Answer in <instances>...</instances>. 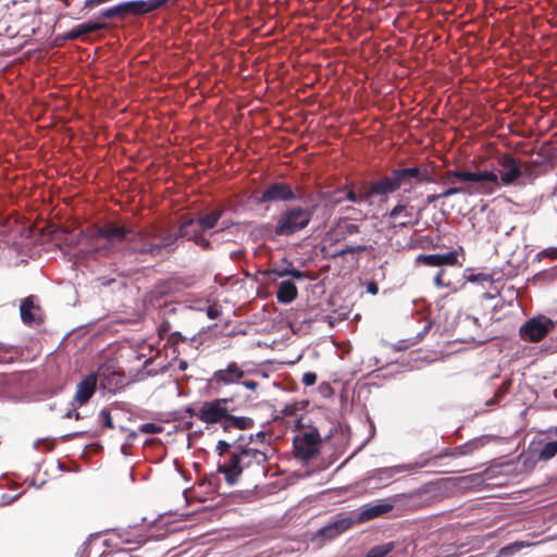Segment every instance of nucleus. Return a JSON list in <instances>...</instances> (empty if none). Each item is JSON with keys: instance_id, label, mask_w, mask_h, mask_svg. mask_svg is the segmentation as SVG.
Listing matches in <instances>:
<instances>
[{"instance_id": "nucleus-1", "label": "nucleus", "mask_w": 557, "mask_h": 557, "mask_svg": "<svg viewBox=\"0 0 557 557\" xmlns=\"http://www.w3.org/2000/svg\"><path fill=\"white\" fill-rule=\"evenodd\" d=\"M159 235V226L151 224L134 231L117 221H107L87 230L88 251L98 257H110L127 249L133 253L158 257V247L153 246Z\"/></svg>"}, {"instance_id": "nucleus-2", "label": "nucleus", "mask_w": 557, "mask_h": 557, "mask_svg": "<svg viewBox=\"0 0 557 557\" xmlns=\"http://www.w3.org/2000/svg\"><path fill=\"white\" fill-rule=\"evenodd\" d=\"M246 435L239 434L232 442L221 440L216 443L215 451L222 457L233 449L227 460L219 463L218 471L222 473L228 485L238 482L242 472L253 466L264 467L268 462V455L264 450L246 445Z\"/></svg>"}, {"instance_id": "nucleus-3", "label": "nucleus", "mask_w": 557, "mask_h": 557, "mask_svg": "<svg viewBox=\"0 0 557 557\" xmlns=\"http://www.w3.org/2000/svg\"><path fill=\"white\" fill-rule=\"evenodd\" d=\"M147 542L146 537L132 532L90 534L83 543L81 557H109L117 553H132Z\"/></svg>"}, {"instance_id": "nucleus-4", "label": "nucleus", "mask_w": 557, "mask_h": 557, "mask_svg": "<svg viewBox=\"0 0 557 557\" xmlns=\"http://www.w3.org/2000/svg\"><path fill=\"white\" fill-rule=\"evenodd\" d=\"M232 401V398H215L203 401L200 406L199 420L207 424L220 423L225 433H230L232 429L239 431L252 429L255 426L252 418L231 413L228 404Z\"/></svg>"}, {"instance_id": "nucleus-5", "label": "nucleus", "mask_w": 557, "mask_h": 557, "mask_svg": "<svg viewBox=\"0 0 557 557\" xmlns=\"http://www.w3.org/2000/svg\"><path fill=\"white\" fill-rule=\"evenodd\" d=\"M382 189L387 196L403 189L410 193L416 186L434 182L431 172L426 166H408L393 169L389 175L383 176Z\"/></svg>"}, {"instance_id": "nucleus-6", "label": "nucleus", "mask_w": 557, "mask_h": 557, "mask_svg": "<svg viewBox=\"0 0 557 557\" xmlns=\"http://www.w3.org/2000/svg\"><path fill=\"white\" fill-rule=\"evenodd\" d=\"M313 209L301 206H292L283 210L275 222L274 236H292L305 230L311 222Z\"/></svg>"}, {"instance_id": "nucleus-7", "label": "nucleus", "mask_w": 557, "mask_h": 557, "mask_svg": "<svg viewBox=\"0 0 557 557\" xmlns=\"http://www.w3.org/2000/svg\"><path fill=\"white\" fill-rule=\"evenodd\" d=\"M472 182L478 185L474 191L480 195H492L499 187V178L494 172H469L448 170L442 177V184H455V182Z\"/></svg>"}, {"instance_id": "nucleus-8", "label": "nucleus", "mask_w": 557, "mask_h": 557, "mask_svg": "<svg viewBox=\"0 0 557 557\" xmlns=\"http://www.w3.org/2000/svg\"><path fill=\"white\" fill-rule=\"evenodd\" d=\"M322 446V438L318 429L302 431L294 437V453L297 459L309 461L313 459Z\"/></svg>"}, {"instance_id": "nucleus-9", "label": "nucleus", "mask_w": 557, "mask_h": 557, "mask_svg": "<svg viewBox=\"0 0 557 557\" xmlns=\"http://www.w3.org/2000/svg\"><path fill=\"white\" fill-rule=\"evenodd\" d=\"M354 527L352 516L339 513L312 536L318 545L332 541Z\"/></svg>"}, {"instance_id": "nucleus-10", "label": "nucleus", "mask_w": 557, "mask_h": 557, "mask_svg": "<svg viewBox=\"0 0 557 557\" xmlns=\"http://www.w3.org/2000/svg\"><path fill=\"white\" fill-rule=\"evenodd\" d=\"M456 331L459 334V341L463 343L485 342L479 319L470 314L458 317L456 322Z\"/></svg>"}, {"instance_id": "nucleus-11", "label": "nucleus", "mask_w": 557, "mask_h": 557, "mask_svg": "<svg viewBox=\"0 0 557 557\" xmlns=\"http://www.w3.org/2000/svg\"><path fill=\"white\" fill-rule=\"evenodd\" d=\"M297 199L292 186L285 182L270 184L256 200L257 203L289 202Z\"/></svg>"}, {"instance_id": "nucleus-12", "label": "nucleus", "mask_w": 557, "mask_h": 557, "mask_svg": "<svg viewBox=\"0 0 557 557\" xmlns=\"http://www.w3.org/2000/svg\"><path fill=\"white\" fill-rule=\"evenodd\" d=\"M552 327L553 322L550 319L533 318L520 327L519 333L522 339L537 343L550 332Z\"/></svg>"}, {"instance_id": "nucleus-13", "label": "nucleus", "mask_w": 557, "mask_h": 557, "mask_svg": "<svg viewBox=\"0 0 557 557\" xmlns=\"http://www.w3.org/2000/svg\"><path fill=\"white\" fill-rule=\"evenodd\" d=\"M245 375V371L235 361H231L225 369L213 372L210 384L214 388H221L223 386L238 384Z\"/></svg>"}, {"instance_id": "nucleus-14", "label": "nucleus", "mask_w": 557, "mask_h": 557, "mask_svg": "<svg viewBox=\"0 0 557 557\" xmlns=\"http://www.w3.org/2000/svg\"><path fill=\"white\" fill-rule=\"evenodd\" d=\"M414 546L410 543L391 541L373 546L366 557H386L389 554L394 556L413 555Z\"/></svg>"}, {"instance_id": "nucleus-15", "label": "nucleus", "mask_w": 557, "mask_h": 557, "mask_svg": "<svg viewBox=\"0 0 557 557\" xmlns=\"http://www.w3.org/2000/svg\"><path fill=\"white\" fill-rule=\"evenodd\" d=\"M500 181L504 185L513 184L521 175L519 161L509 153H505L499 158Z\"/></svg>"}, {"instance_id": "nucleus-16", "label": "nucleus", "mask_w": 557, "mask_h": 557, "mask_svg": "<svg viewBox=\"0 0 557 557\" xmlns=\"http://www.w3.org/2000/svg\"><path fill=\"white\" fill-rule=\"evenodd\" d=\"M393 509L391 504H375L368 505L362 508L358 513H350L352 516V522L355 524H361L377 517H381Z\"/></svg>"}, {"instance_id": "nucleus-17", "label": "nucleus", "mask_w": 557, "mask_h": 557, "mask_svg": "<svg viewBox=\"0 0 557 557\" xmlns=\"http://www.w3.org/2000/svg\"><path fill=\"white\" fill-rule=\"evenodd\" d=\"M417 261L428 267L456 265L458 252L451 250L445 253L419 255Z\"/></svg>"}, {"instance_id": "nucleus-18", "label": "nucleus", "mask_w": 557, "mask_h": 557, "mask_svg": "<svg viewBox=\"0 0 557 557\" xmlns=\"http://www.w3.org/2000/svg\"><path fill=\"white\" fill-rule=\"evenodd\" d=\"M100 385L109 392H115L124 385V375L113 371L110 367L102 366L98 370Z\"/></svg>"}, {"instance_id": "nucleus-19", "label": "nucleus", "mask_w": 557, "mask_h": 557, "mask_svg": "<svg viewBox=\"0 0 557 557\" xmlns=\"http://www.w3.org/2000/svg\"><path fill=\"white\" fill-rule=\"evenodd\" d=\"M40 311V307L34 304V296H28L22 300L20 312L25 324H40L42 322Z\"/></svg>"}, {"instance_id": "nucleus-20", "label": "nucleus", "mask_w": 557, "mask_h": 557, "mask_svg": "<svg viewBox=\"0 0 557 557\" xmlns=\"http://www.w3.org/2000/svg\"><path fill=\"white\" fill-rule=\"evenodd\" d=\"M98 377V373L89 374L77 384L74 400L78 403L79 406L86 404L92 397Z\"/></svg>"}, {"instance_id": "nucleus-21", "label": "nucleus", "mask_w": 557, "mask_h": 557, "mask_svg": "<svg viewBox=\"0 0 557 557\" xmlns=\"http://www.w3.org/2000/svg\"><path fill=\"white\" fill-rule=\"evenodd\" d=\"M382 178L372 181L369 186H367L366 184H361L360 188L357 190V196L358 198H360V203H371V199L373 197H380L382 200L386 201L388 196L386 194V190L382 189Z\"/></svg>"}, {"instance_id": "nucleus-22", "label": "nucleus", "mask_w": 557, "mask_h": 557, "mask_svg": "<svg viewBox=\"0 0 557 557\" xmlns=\"http://www.w3.org/2000/svg\"><path fill=\"white\" fill-rule=\"evenodd\" d=\"M128 13L144 15L157 11L166 4V0H135L128 1Z\"/></svg>"}, {"instance_id": "nucleus-23", "label": "nucleus", "mask_w": 557, "mask_h": 557, "mask_svg": "<svg viewBox=\"0 0 557 557\" xmlns=\"http://www.w3.org/2000/svg\"><path fill=\"white\" fill-rule=\"evenodd\" d=\"M108 27V24L103 21H88L86 23L78 24L74 26L65 36L69 40H75L77 38H81L85 35L96 33L101 29H106Z\"/></svg>"}, {"instance_id": "nucleus-24", "label": "nucleus", "mask_w": 557, "mask_h": 557, "mask_svg": "<svg viewBox=\"0 0 557 557\" xmlns=\"http://www.w3.org/2000/svg\"><path fill=\"white\" fill-rule=\"evenodd\" d=\"M223 214L224 208L216 207L211 211L198 216V219L195 220V222L197 223L199 231L207 232L214 228L218 225Z\"/></svg>"}, {"instance_id": "nucleus-25", "label": "nucleus", "mask_w": 557, "mask_h": 557, "mask_svg": "<svg viewBox=\"0 0 557 557\" xmlns=\"http://www.w3.org/2000/svg\"><path fill=\"white\" fill-rule=\"evenodd\" d=\"M298 296V289L290 280L283 281L277 286L276 299L281 304H290Z\"/></svg>"}, {"instance_id": "nucleus-26", "label": "nucleus", "mask_w": 557, "mask_h": 557, "mask_svg": "<svg viewBox=\"0 0 557 557\" xmlns=\"http://www.w3.org/2000/svg\"><path fill=\"white\" fill-rule=\"evenodd\" d=\"M158 242H154L153 246L158 247V256L161 255L163 249L169 251H173L176 247V242L178 239L177 232L176 233H165L162 227L159 226V235L157 236Z\"/></svg>"}, {"instance_id": "nucleus-27", "label": "nucleus", "mask_w": 557, "mask_h": 557, "mask_svg": "<svg viewBox=\"0 0 557 557\" xmlns=\"http://www.w3.org/2000/svg\"><path fill=\"white\" fill-rule=\"evenodd\" d=\"M485 442L486 441L484 437L473 438L462 445L451 448L450 457L458 458L461 456L471 455L480 447L484 446Z\"/></svg>"}, {"instance_id": "nucleus-28", "label": "nucleus", "mask_w": 557, "mask_h": 557, "mask_svg": "<svg viewBox=\"0 0 557 557\" xmlns=\"http://www.w3.org/2000/svg\"><path fill=\"white\" fill-rule=\"evenodd\" d=\"M195 219L189 218L181 223L177 230L178 238H186L187 240H194L195 237L200 232L198 227H196Z\"/></svg>"}, {"instance_id": "nucleus-29", "label": "nucleus", "mask_w": 557, "mask_h": 557, "mask_svg": "<svg viewBox=\"0 0 557 557\" xmlns=\"http://www.w3.org/2000/svg\"><path fill=\"white\" fill-rule=\"evenodd\" d=\"M128 13L127 3H121L119 5L106 9L100 12L99 16L95 21H101V18H114Z\"/></svg>"}, {"instance_id": "nucleus-30", "label": "nucleus", "mask_w": 557, "mask_h": 557, "mask_svg": "<svg viewBox=\"0 0 557 557\" xmlns=\"http://www.w3.org/2000/svg\"><path fill=\"white\" fill-rule=\"evenodd\" d=\"M557 455V441L544 443L537 453L539 460L547 461Z\"/></svg>"}, {"instance_id": "nucleus-31", "label": "nucleus", "mask_w": 557, "mask_h": 557, "mask_svg": "<svg viewBox=\"0 0 557 557\" xmlns=\"http://www.w3.org/2000/svg\"><path fill=\"white\" fill-rule=\"evenodd\" d=\"M339 194H344L343 197L338 198L336 202L348 200L350 202L360 203V198L357 196V190L354 184H346L343 189L338 190Z\"/></svg>"}, {"instance_id": "nucleus-32", "label": "nucleus", "mask_w": 557, "mask_h": 557, "mask_svg": "<svg viewBox=\"0 0 557 557\" xmlns=\"http://www.w3.org/2000/svg\"><path fill=\"white\" fill-rule=\"evenodd\" d=\"M457 194L474 195V187L471 186H451L441 193L442 198H448Z\"/></svg>"}, {"instance_id": "nucleus-33", "label": "nucleus", "mask_w": 557, "mask_h": 557, "mask_svg": "<svg viewBox=\"0 0 557 557\" xmlns=\"http://www.w3.org/2000/svg\"><path fill=\"white\" fill-rule=\"evenodd\" d=\"M405 470L404 466L391 467V468H381L375 470V474L373 476H377L379 480H389L396 473H399Z\"/></svg>"}, {"instance_id": "nucleus-34", "label": "nucleus", "mask_w": 557, "mask_h": 557, "mask_svg": "<svg viewBox=\"0 0 557 557\" xmlns=\"http://www.w3.org/2000/svg\"><path fill=\"white\" fill-rule=\"evenodd\" d=\"M408 209L409 207L407 203L399 202L387 213V216L391 220L396 219L400 214H404L406 218H411V212H409Z\"/></svg>"}, {"instance_id": "nucleus-35", "label": "nucleus", "mask_w": 557, "mask_h": 557, "mask_svg": "<svg viewBox=\"0 0 557 557\" xmlns=\"http://www.w3.org/2000/svg\"><path fill=\"white\" fill-rule=\"evenodd\" d=\"M283 261L286 262V267L276 265L274 268L263 271L262 274L264 276H269V277L272 275L277 276V277L288 276V274L285 273V272H288V262L286 259H284Z\"/></svg>"}, {"instance_id": "nucleus-36", "label": "nucleus", "mask_w": 557, "mask_h": 557, "mask_svg": "<svg viewBox=\"0 0 557 557\" xmlns=\"http://www.w3.org/2000/svg\"><path fill=\"white\" fill-rule=\"evenodd\" d=\"M370 248V246L367 245H356V246H346L345 248L341 249L335 253V256L343 257L348 253H357L367 251Z\"/></svg>"}, {"instance_id": "nucleus-37", "label": "nucleus", "mask_w": 557, "mask_h": 557, "mask_svg": "<svg viewBox=\"0 0 557 557\" xmlns=\"http://www.w3.org/2000/svg\"><path fill=\"white\" fill-rule=\"evenodd\" d=\"M268 437H269V435L263 431L257 432L255 434H250L248 436L246 435V438H247L246 445L249 446L252 443L265 444L268 441Z\"/></svg>"}, {"instance_id": "nucleus-38", "label": "nucleus", "mask_w": 557, "mask_h": 557, "mask_svg": "<svg viewBox=\"0 0 557 557\" xmlns=\"http://www.w3.org/2000/svg\"><path fill=\"white\" fill-rule=\"evenodd\" d=\"M195 245H197L202 250H212V244L211 242L205 236L203 232H199L198 235L193 240Z\"/></svg>"}, {"instance_id": "nucleus-39", "label": "nucleus", "mask_w": 557, "mask_h": 557, "mask_svg": "<svg viewBox=\"0 0 557 557\" xmlns=\"http://www.w3.org/2000/svg\"><path fill=\"white\" fill-rule=\"evenodd\" d=\"M139 431L145 434H159L163 431V428L156 423H144L139 426Z\"/></svg>"}, {"instance_id": "nucleus-40", "label": "nucleus", "mask_w": 557, "mask_h": 557, "mask_svg": "<svg viewBox=\"0 0 557 557\" xmlns=\"http://www.w3.org/2000/svg\"><path fill=\"white\" fill-rule=\"evenodd\" d=\"M524 547L523 543H513L500 549L498 557H507L518 553L520 548Z\"/></svg>"}, {"instance_id": "nucleus-41", "label": "nucleus", "mask_w": 557, "mask_h": 557, "mask_svg": "<svg viewBox=\"0 0 557 557\" xmlns=\"http://www.w3.org/2000/svg\"><path fill=\"white\" fill-rule=\"evenodd\" d=\"M14 359V351L11 347L0 344V362H11Z\"/></svg>"}, {"instance_id": "nucleus-42", "label": "nucleus", "mask_w": 557, "mask_h": 557, "mask_svg": "<svg viewBox=\"0 0 557 557\" xmlns=\"http://www.w3.org/2000/svg\"><path fill=\"white\" fill-rule=\"evenodd\" d=\"M285 273L288 274V276H292L293 278H296V280H304V278L309 277L307 272H304V271H300V270L294 268L293 263H290V262H288V272H285Z\"/></svg>"}, {"instance_id": "nucleus-43", "label": "nucleus", "mask_w": 557, "mask_h": 557, "mask_svg": "<svg viewBox=\"0 0 557 557\" xmlns=\"http://www.w3.org/2000/svg\"><path fill=\"white\" fill-rule=\"evenodd\" d=\"M469 282H493L494 277L488 273L470 274L468 277Z\"/></svg>"}, {"instance_id": "nucleus-44", "label": "nucleus", "mask_w": 557, "mask_h": 557, "mask_svg": "<svg viewBox=\"0 0 557 557\" xmlns=\"http://www.w3.org/2000/svg\"><path fill=\"white\" fill-rule=\"evenodd\" d=\"M434 284L438 288L449 287L450 282L444 281V270H438L437 273L434 276Z\"/></svg>"}, {"instance_id": "nucleus-45", "label": "nucleus", "mask_w": 557, "mask_h": 557, "mask_svg": "<svg viewBox=\"0 0 557 557\" xmlns=\"http://www.w3.org/2000/svg\"><path fill=\"white\" fill-rule=\"evenodd\" d=\"M99 416L106 428L113 429V421L110 411H108L107 409H102Z\"/></svg>"}, {"instance_id": "nucleus-46", "label": "nucleus", "mask_w": 557, "mask_h": 557, "mask_svg": "<svg viewBox=\"0 0 557 557\" xmlns=\"http://www.w3.org/2000/svg\"><path fill=\"white\" fill-rule=\"evenodd\" d=\"M315 382H317V374L314 372H306L302 375L301 383L305 386H312L315 384Z\"/></svg>"}, {"instance_id": "nucleus-47", "label": "nucleus", "mask_w": 557, "mask_h": 557, "mask_svg": "<svg viewBox=\"0 0 557 557\" xmlns=\"http://www.w3.org/2000/svg\"><path fill=\"white\" fill-rule=\"evenodd\" d=\"M345 234L354 235L360 232V226L356 223H347L344 226Z\"/></svg>"}, {"instance_id": "nucleus-48", "label": "nucleus", "mask_w": 557, "mask_h": 557, "mask_svg": "<svg viewBox=\"0 0 557 557\" xmlns=\"http://www.w3.org/2000/svg\"><path fill=\"white\" fill-rule=\"evenodd\" d=\"M238 384H242L243 386H245L246 388L250 389V391H256L259 386L258 382L257 381H253V380H240V382Z\"/></svg>"}, {"instance_id": "nucleus-49", "label": "nucleus", "mask_w": 557, "mask_h": 557, "mask_svg": "<svg viewBox=\"0 0 557 557\" xmlns=\"http://www.w3.org/2000/svg\"><path fill=\"white\" fill-rule=\"evenodd\" d=\"M63 418H65V419L74 418V419H76V420H79V419H82V416H81V413H79L78 411H76L75 409H71V410H67V411L64 413Z\"/></svg>"}, {"instance_id": "nucleus-50", "label": "nucleus", "mask_w": 557, "mask_h": 557, "mask_svg": "<svg viewBox=\"0 0 557 557\" xmlns=\"http://www.w3.org/2000/svg\"><path fill=\"white\" fill-rule=\"evenodd\" d=\"M185 412L189 416V417H196L199 419V413H200V407L199 408H195V407H187L185 409Z\"/></svg>"}, {"instance_id": "nucleus-51", "label": "nucleus", "mask_w": 557, "mask_h": 557, "mask_svg": "<svg viewBox=\"0 0 557 557\" xmlns=\"http://www.w3.org/2000/svg\"><path fill=\"white\" fill-rule=\"evenodd\" d=\"M297 410L296 405H286L284 409L282 410L283 414L285 416H293Z\"/></svg>"}, {"instance_id": "nucleus-52", "label": "nucleus", "mask_w": 557, "mask_h": 557, "mask_svg": "<svg viewBox=\"0 0 557 557\" xmlns=\"http://www.w3.org/2000/svg\"><path fill=\"white\" fill-rule=\"evenodd\" d=\"M207 314L210 319H216L220 314V310L216 307L210 306L208 308Z\"/></svg>"}, {"instance_id": "nucleus-53", "label": "nucleus", "mask_w": 557, "mask_h": 557, "mask_svg": "<svg viewBox=\"0 0 557 557\" xmlns=\"http://www.w3.org/2000/svg\"><path fill=\"white\" fill-rule=\"evenodd\" d=\"M84 434H86L85 431H78V432H74V433H71V434H67L64 436V441H71L73 438H76V437H81L83 436Z\"/></svg>"}, {"instance_id": "nucleus-54", "label": "nucleus", "mask_w": 557, "mask_h": 557, "mask_svg": "<svg viewBox=\"0 0 557 557\" xmlns=\"http://www.w3.org/2000/svg\"><path fill=\"white\" fill-rule=\"evenodd\" d=\"M451 448H446L443 451H441L438 455L434 456L433 459H442L444 457H450Z\"/></svg>"}, {"instance_id": "nucleus-55", "label": "nucleus", "mask_w": 557, "mask_h": 557, "mask_svg": "<svg viewBox=\"0 0 557 557\" xmlns=\"http://www.w3.org/2000/svg\"><path fill=\"white\" fill-rule=\"evenodd\" d=\"M441 194H432L426 197V201L429 205L436 202L438 199H441Z\"/></svg>"}, {"instance_id": "nucleus-56", "label": "nucleus", "mask_w": 557, "mask_h": 557, "mask_svg": "<svg viewBox=\"0 0 557 557\" xmlns=\"http://www.w3.org/2000/svg\"><path fill=\"white\" fill-rule=\"evenodd\" d=\"M377 285L375 283H370L368 285V290L372 294H376L377 293Z\"/></svg>"}, {"instance_id": "nucleus-57", "label": "nucleus", "mask_w": 557, "mask_h": 557, "mask_svg": "<svg viewBox=\"0 0 557 557\" xmlns=\"http://www.w3.org/2000/svg\"><path fill=\"white\" fill-rule=\"evenodd\" d=\"M231 225L232 223H230L228 221H223L221 224L220 232L227 230Z\"/></svg>"}, {"instance_id": "nucleus-58", "label": "nucleus", "mask_w": 557, "mask_h": 557, "mask_svg": "<svg viewBox=\"0 0 557 557\" xmlns=\"http://www.w3.org/2000/svg\"><path fill=\"white\" fill-rule=\"evenodd\" d=\"M412 223L410 221L400 222L397 226L399 227H407L411 225Z\"/></svg>"}, {"instance_id": "nucleus-59", "label": "nucleus", "mask_w": 557, "mask_h": 557, "mask_svg": "<svg viewBox=\"0 0 557 557\" xmlns=\"http://www.w3.org/2000/svg\"><path fill=\"white\" fill-rule=\"evenodd\" d=\"M136 436H137V433H136L135 431H131V432L128 433L127 438H128V440H134V438H136Z\"/></svg>"}, {"instance_id": "nucleus-60", "label": "nucleus", "mask_w": 557, "mask_h": 557, "mask_svg": "<svg viewBox=\"0 0 557 557\" xmlns=\"http://www.w3.org/2000/svg\"><path fill=\"white\" fill-rule=\"evenodd\" d=\"M186 367H187L186 362H185V361H181V363H180V369H181V370H185V369H186Z\"/></svg>"}, {"instance_id": "nucleus-61", "label": "nucleus", "mask_w": 557, "mask_h": 557, "mask_svg": "<svg viewBox=\"0 0 557 557\" xmlns=\"http://www.w3.org/2000/svg\"><path fill=\"white\" fill-rule=\"evenodd\" d=\"M108 0H91L92 3L95 4H100V3H103V2H107Z\"/></svg>"}, {"instance_id": "nucleus-62", "label": "nucleus", "mask_w": 557, "mask_h": 557, "mask_svg": "<svg viewBox=\"0 0 557 557\" xmlns=\"http://www.w3.org/2000/svg\"><path fill=\"white\" fill-rule=\"evenodd\" d=\"M530 168H531V165H527V166H525V171H527V172H528V171H530Z\"/></svg>"}, {"instance_id": "nucleus-63", "label": "nucleus", "mask_w": 557, "mask_h": 557, "mask_svg": "<svg viewBox=\"0 0 557 557\" xmlns=\"http://www.w3.org/2000/svg\"><path fill=\"white\" fill-rule=\"evenodd\" d=\"M554 433H555V435H557V428L555 429Z\"/></svg>"}]
</instances>
